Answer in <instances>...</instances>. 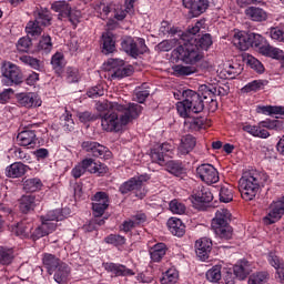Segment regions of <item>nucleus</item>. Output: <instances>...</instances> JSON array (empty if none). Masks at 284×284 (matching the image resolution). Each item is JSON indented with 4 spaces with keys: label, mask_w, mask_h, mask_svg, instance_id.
<instances>
[{
    "label": "nucleus",
    "mask_w": 284,
    "mask_h": 284,
    "mask_svg": "<svg viewBox=\"0 0 284 284\" xmlns=\"http://www.w3.org/2000/svg\"><path fill=\"white\" fill-rule=\"evenodd\" d=\"M150 181V176L140 175L138 178H131L119 186L120 194H130V192H139L143 187V183Z\"/></svg>",
    "instance_id": "obj_15"
},
{
    "label": "nucleus",
    "mask_w": 284,
    "mask_h": 284,
    "mask_svg": "<svg viewBox=\"0 0 284 284\" xmlns=\"http://www.w3.org/2000/svg\"><path fill=\"white\" fill-rule=\"evenodd\" d=\"M169 209L173 214H185V205L179 200H173L169 204Z\"/></svg>",
    "instance_id": "obj_64"
},
{
    "label": "nucleus",
    "mask_w": 284,
    "mask_h": 284,
    "mask_svg": "<svg viewBox=\"0 0 284 284\" xmlns=\"http://www.w3.org/2000/svg\"><path fill=\"white\" fill-rule=\"evenodd\" d=\"M0 72L2 75V84L8 88H12V85H21V83L26 81L21 68L10 61H3L1 63Z\"/></svg>",
    "instance_id": "obj_6"
},
{
    "label": "nucleus",
    "mask_w": 284,
    "mask_h": 284,
    "mask_svg": "<svg viewBox=\"0 0 284 284\" xmlns=\"http://www.w3.org/2000/svg\"><path fill=\"white\" fill-rule=\"evenodd\" d=\"M233 43L239 50L245 51L250 50L251 43V32L239 31L234 34Z\"/></svg>",
    "instance_id": "obj_29"
},
{
    "label": "nucleus",
    "mask_w": 284,
    "mask_h": 284,
    "mask_svg": "<svg viewBox=\"0 0 284 284\" xmlns=\"http://www.w3.org/2000/svg\"><path fill=\"white\" fill-rule=\"evenodd\" d=\"M149 254L153 263H161L165 254H168V245L165 243H156L150 248Z\"/></svg>",
    "instance_id": "obj_30"
},
{
    "label": "nucleus",
    "mask_w": 284,
    "mask_h": 284,
    "mask_svg": "<svg viewBox=\"0 0 284 284\" xmlns=\"http://www.w3.org/2000/svg\"><path fill=\"white\" fill-rule=\"evenodd\" d=\"M112 110L102 116L101 124L105 132H119L123 125H128L130 121L139 119L143 111V106L136 103L112 105Z\"/></svg>",
    "instance_id": "obj_2"
},
{
    "label": "nucleus",
    "mask_w": 284,
    "mask_h": 284,
    "mask_svg": "<svg viewBox=\"0 0 284 284\" xmlns=\"http://www.w3.org/2000/svg\"><path fill=\"white\" fill-rule=\"evenodd\" d=\"M179 281V271L175 267L169 268L163 273L160 283L161 284H176Z\"/></svg>",
    "instance_id": "obj_43"
},
{
    "label": "nucleus",
    "mask_w": 284,
    "mask_h": 284,
    "mask_svg": "<svg viewBox=\"0 0 284 284\" xmlns=\"http://www.w3.org/2000/svg\"><path fill=\"white\" fill-rule=\"evenodd\" d=\"M165 168L166 172L173 174V176H183V174H185V168L181 161L171 160L166 163Z\"/></svg>",
    "instance_id": "obj_37"
},
{
    "label": "nucleus",
    "mask_w": 284,
    "mask_h": 284,
    "mask_svg": "<svg viewBox=\"0 0 284 284\" xmlns=\"http://www.w3.org/2000/svg\"><path fill=\"white\" fill-rule=\"evenodd\" d=\"M92 163H94V159L92 158L82 160L81 163L77 164L71 170V176H73V179H81L83 174L89 171V168H92Z\"/></svg>",
    "instance_id": "obj_33"
},
{
    "label": "nucleus",
    "mask_w": 284,
    "mask_h": 284,
    "mask_svg": "<svg viewBox=\"0 0 284 284\" xmlns=\"http://www.w3.org/2000/svg\"><path fill=\"white\" fill-rule=\"evenodd\" d=\"M108 67L110 77L113 80L121 81V79L134 74V68L132 65H125V61L121 59H109Z\"/></svg>",
    "instance_id": "obj_10"
},
{
    "label": "nucleus",
    "mask_w": 284,
    "mask_h": 284,
    "mask_svg": "<svg viewBox=\"0 0 284 284\" xmlns=\"http://www.w3.org/2000/svg\"><path fill=\"white\" fill-rule=\"evenodd\" d=\"M213 200L214 195L210 187H205L203 185L197 186L191 195V202L195 210H205V205H207V203H212Z\"/></svg>",
    "instance_id": "obj_13"
},
{
    "label": "nucleus",
    "mask_w": 284,
    "mask_h": 284,
    "mask_svg": "<svg viewBox=\"0 0 284 284\" xmlns=\"http://www.w3.org/2000/svg\"><path fill=\"white\" fill-rule=\"evenodd\" d=\"M202 101L205 103H212L213 105H216V95L221 94V90H217L216 87L212 84H202L199 88V92Z\"/></svg>",
    "instance_id": "obj_18"
},
{
    "label": "nucleus",
    "mask_w": 284,
    "mask_h": 284,
    "mask_svg": "<svg viewBox=\"0 0 284 284\" xmlns=\"http://www.w3.org/2000/svg\"><path fill=\"white\" fill-rule=\"evenodd\" d=\"M175 77H190L196 72V67H185L183 64H175L172 68Z\"/></svg>",
    "instance_id": "obj_49"
},
{
    "label": "nucleus",
    "mask_w": 284,
    "mask_h": 284,
    "mask_svg": "<svg viewBox=\"0 0 284 284\" xmlns=\"http://www.w3.org/2000/svg\"><path fill=\"white\" fill-rule=\"evenodd\" d=\"M55 283L65 284L70 278V266L67 263H61L53 275Z\"/></svg>",
    "instance_id": "obj_36"
},
{
    "label": "nucleus",
    "mask_w": 284,
    "mask_h": 284,
    "mask_svg": "<svg viewBox=\"0 0 284 284\" xmlns=\"http://www.w3.org/2000/svg\"><path fill=\"white\" fill-rule=\"evenodd\" d=\"M51 65L55 72H61L65 68V55L62 52H55L51 58Z\"/></svg>",
    "instance_id": "obj_46"
},
{
    "label": "nucleus",
    "mask_w": 284,
    "mask_h": 284,
    "mask_svg": "<svg viewBox=\"0 0 284 284\" xmlns=\"http://www.w3.org/2000/svg\"><path fill=\"white\" fill-rule=\"evenodd\" d=\"M207 119L200 116V118H193L190 123H189V128L191 130V132H199V130H203L205 128H207Z\"/></svg>",
    "instance_id": "obj_54"
},
{
    "label": "nucleus",
    "mask_w": 284,
    "mask_h": 284,
    "mask_svg": "<svg viewBox=\"0 0 284 284\" xmlns=\"http://www.w3.org/2000/svg\"><path fill=\"white\" fill-rule=\"evenodd\" d=\"M30 166L23 164L22 162H14L6 168V176L8 179H21V176H26Z\"/></svg>",
    "instance_id": "obj_22"
},
{
    "label": "nucleus",
    "mask_w": 284,
    "mask_h": 284,
    "mask_svg": "<svg viewBox=\"0 0 284 284\" xmlns=\"http://www.w3.org/2000/svg\"><path fill=\"white\" fill-rule=\"evenodd\" d=\"M176 110L181 119H190L192 114H200L205 110V101L201 99V93L186 89L183 91V101L176 103Z\"/></svg>",
    "instance_id": "obj_4"
},
{
    "label": "nucleus",
    "mask_w": 284,
    "mask_h": 284,
    "mask_svg": "<svg viewBox=\"0 0 284 284\" xmlns=\"http://www.w3.org/2000/svg\"><path fill=\"white\" fill-rule=\"evenodd\" d=\"M12 159L16 161H22L23 163H27V161H30V154L28 152L23 151L21 148H13L10 150Z\"/></svg>",
    "instance_id": "obj_61"
},
{
    "label": "nucleus",
    "mask_w": 284,
    "mask_h": 284,
    "mask_svg": "<svg viewBox=\"0 0 284 284\" xmlns=\"http://www.w3.org/2000/svg\"><path fill=\"white\" fill-rule=\"evenodd\" d=\"M244 61L252 68V70H255V72H258L260 74L265 72V67H263V63L254 58V55H245Z\"/></svg>",
    "instance_id": "obj_51"
},
{
    "label": "nucleus",
    "mask_w": 284,
    "mask_h": 284,
    "mask_svg": "<svg viewBox=\"0 0 284 284\" xmlns=\"http://www.w3.org/2000/svg\"><path fill=\"white\" fill-rule=\"evenodd\" d=\"M100 45L102 54H112V52H116V40H114V34L110 32L103 33Z\"/></svg>",
    "instance_id": "obj_26"
},
{
    "label": "nucleus",
    "mask_w": 284,
    "mask_h": 284,
    "mask_svg": "<svg viewBox=\"0 0 284 284\" xmlns=\"http://www.w3.org/2000/svg\"><path fill=\"white\" fill-rule=\"evenodd\" d=\"M121 49L132 59H139L141 54H145L149 50L148 44H145V39L136 38V40H134L132 37H128L121 41Z\"/></svg>",
    "instance_id": "obj_8"
},
{
    "label": "nucleus",
    "mask_w": 284,
    "mask_h": 284,
    "mask_svg": "<svg viewBox=\"0 0 284 284\" xmlns=\"http://www.w3.org/2000/svg\"><path fill=\"white\" fill-rule=\"evenodd\" d=\"M210 8V0H197L195 1V7H193V11L191 12L192 17H201L203 12L207 11Z\"/></svg>",
    "instance_id": "obj_52"
},
{
    "label": "nucleus",
    "mask_w": 284,
    "mask_h": 284,
    "mask_svg": "<svg viewBox=\"0 0 284 284\" xmlns=\"http://www.w3.org/2000/svg\"><path fill=\"white\" fill-rule=\"evenodd\" d=\"M201 32V22H196L194 26H190L185 32L179 33L180 41L179 45H183L185 43V40H183V34H186L187 39H197L199 34Z\"/></svg>",
    "instance_id": "obj_39"
},
{
    "label": "nucleus",
    "mask_w": 284,
    "mask_h": 284,
    "mask_svg": "<svg viewBox=\"0 0 284 284\" xmlns=\"http://www.w3.org/2000/svg\"><path fill=\"white\" fill-rule=\"evenodd\" d=\"M244 17L253 23H265L270 19V13L261 7L251 6L244 9Z\"/></svg>",
    "instance_id": "obj_16"
},
{
    "label": "nucleus",
    "mask_w": 284,
    "mask_h": 284,
    "mask_svg": "<svg viewBox=\"0 0 284 284\" xmlns=\"http://www.w3.org/2000/svg\"><path fill=\"white\" fill-rule=\"evenodd\" d=\"M257 114H266L268 116H276V119H284V106L278 105H257L256 106Z\"/></svg>",
    "instance_id": "obj_31"
},
{
    "label": "nucleus",
    "mask_w": 284,
    "mask_h": 284,
    "mask_svg": "<svg viewBox=\"0 0 284 284\" xmlns=\"http://www.w3.org/2000/svg\"><path fill=\"white\" fill-rule=\"evenodd\" d=\"M232 213L227 209H219L212 220L211 227L214 234L222 241H230L233 236V230L230 225Z\"/></svg>",
    "instance_id": "obj_5"
},
{
    "label": "nucleus",
    "mask_w": 284,
    "mask_h": 284,
    "mask_svg": "<svg viewBox=\"0 0 284 284\" xmlns=\"http://www.w3.org/2000/svg\"><path fill=\"white\" fill-rule=\"evenodd\" d=\"M210 252H212V240L202 237L195 242V254L200 261H207Z\"/></svg>",
    "instance_id": "obj_20"
},
{
    "label": "nucleus",
    "mask_w": 284,
    "mask_h": 284,
    "mask_svg": "<svg viewBox=\"0 0 284 284\" xmlns=\"http://www.w3.org/2000/svg\"><path fill=\"white\" fill-rule=\"evenodd\" d=\"M94 10L98 12L101 19H108V14L112 12V7L103 1H99L95 3Z\"/></svg>",
    "instance_id": "obj_57"
},
{
    "label": "nucleus",
    "mask_w": 284,
    "mask_h": 284,
    "mask_svg": "<svg viewBox=\"0 0 284 284\" xmlns=\"http://www.w3.org/2000/svg\"><path fill=\"white\" fill-rule=\"evenodd\" d=\"M242 130L255 139H270L271 136L270 131L261 129V124L252 125L250 123H244L242 124Z\"/></svg>",
    "instance_id": "obj_27"
},
{
    "label": "nucleus",
    "mask_w": 284,
    "mask_h": 284,
    "mask_svg": "<svg viewBox=\"0 0 284 284\" xmlns=\"http://www.w3.org/2000/svg\"><path fill=\"white\" fill-rule=\"evenodd\" d=\"M43 189V182L39 178L27 179L23 182L24 192H40Z\"/></svg>",
    "instance_id": "obj_40"
},
{
    "label": "nucleus",
    "mask_w": 284,
    "mask_h": 284,
    "mask_svg": "<svg viewBox=\"0 0 284 284\" xmlns=\"http://www.w3.org/2000/svg\"><path fill=\"white\" fill-rule=\"evenodd\" d=\"M251 48H254L264 57H281V49L274 48L267 43V40L258 33L251 32Z\"/></svg>",
    "instance_id": "obj_11"
},
{
    "label": "nucleus",
    "mask_w": 284,
    "mask_h": 284,
    "mask_svg": "<svg viewBox=\"0 0 284 284\" xmlns=\"http://www.w3.org/2000/svg\"><path fill=\"white\" fill-rule=\"evenodd\" d=\"M16 99L22 108H39L41 106V99L36 93H18Z\"/></svg>",
    "instance_id": "obj_21"
},
{
    "label": "nucleus",
    "mask_w": 284,
    "mask_h": 284,
    "mask_svg": "<svg viewBox=\"0 0 284 284\" xmlns=\"http://www.w3.org/2000/svg\"><path fill=\"white\" fill-rule=\"evenodd\" d=\"M34 207H37L36 195H22L19 200V210L22 214H30V212H34Z\"/></svg>",
    "instance_id": "obj_28"
},
{
    "label": "nucleus",
    "mask_w": 284,
    "mask_h": 284,
    "mask_svg": "<svg viewBox=\"0 0 284 284\" xmlns=\"http://www.w3.org/2000/svg\"><path fill=\"white\" fill-rule=\"evenodd\" d=\"M89 172L90 174H97V176H103L104 174H108V165L101 162L97 163L93 160L92 165L89 168Z\"/></svg>",
    "instance_id": "obj_58"
},
{
    "label": "nucleus",
    "mask_w": 284,
    "mask_h": 284,
    "mask_svg": "<svg viewBox=\"0 0 284 284\" xmlns=\"http://www.w3.org/2000/svg\"><path fill=\"white\" fill-rule=\"evenodd\" d=\"M36 128H39L37 123H30L18 133L16 138V143L20 145V148H27V150H34L37 144L39 143V138H37Z\"/></svg>",
    "instance_id": "obj_7"
},
{
    "label": "nucleus",
    "mask_w": 284,
    "mask_h": 284,
    "mask_svg": "<svg viewBox=\"0 0 284 284\" xmlns=\"http://www.w3.org/2000/svg\"><path fill=\"white\" fill-rule=\"evenodd\" d=\"M183 44H180L176 49L172 51L173 59L182 61L183 63H189L194 65L203 59V52H207L212 44V34L204 33L197 36V38H187V34H183Z\"/></svg>",
    "instance_id": "obj_1"
},
{
    "label": "nucleus",
    "mask_w": 284,
    "mask_h": 284,
    "mask_svg": "<svg viewBox=\"0 0 284 284\" xmlns=\"http://www.w3.org/2000/svg\"><path fill=\"white\" fill-rule=\"evenodd\" d=\"M222 276L221 265H214L206 272V280L210 281V283H219Z\"/></svg>",
    "instance_id": "obj_55"
},
{
    "label": "nucleus",
    "mask_w": 284,
    "mask_h": 284,
    "mask_svg": "<svg viewBox=\"0 0 284 284\" xmlns=\"http://www.w3.org/2000/svg\"><path fill=\"white\" fill-rule=\"evenodd\" d=\"M263 85H265L263 80H253L242 88V92L246 94L250 92H258V90H262Z\"/></svg>",
    "instance_id": "obj_59"
},
{
    "label": "nucleus",
    "mask_w": 284,
    "mask_h": 284,
    "mask_svg": "<svg viewBox=\"0 0 284 284\" xmlns=\"http://www.w3.org/2000/svg\"><path fill=\"white\" fill-rule=\"evenodd\" d=\"M33 52H42L43 54H50V52H52V38L48 34H43L40 38L37 49L33 50Z\"/></svg>",
    "instance_id": "obj_38"
},
{
    "label": "nucleus",
    "mask_w": 284,
    "mask_h": 284,
    "mask_svg": "<svg viewBox=\"0 0 284 284\" xmlns=\"http://www.w3.org/2000/svg\"><path fill=\"white\" fill-rule=\"evenodd\" d=\"M60 123L67 132L74 130V120L72 119V113L68 110L61 115Z\"/></svg>",
    "instance_id": "obj_50"
},
{
    "label": "nucleus",
    "mask_w": 284,
    "mask_h": 284,
    "mask_svg": "<svg viewBox=\"0 0 284 284\" xmlns=\"http://www.w3.org/2000/svg\"><path fill=\"white\" fill-rule=\"evenodd\" d=\"M26 32L28 37H41V32H43V27L36 20H30L26 26Z\"/></svg>",
    "instance_id": "obj_44"
},
{
    "label": "nucleus",
    "mask_w": 284,
    "mask_h": 284,
    "mask_svg": "<svg viewBox=\"0 0 284 284\" xmlns=\"http://www.w3.org/2000/svg\"><path fill=\"white\" fill-rule=\"evenodd\" d=\"M54 12H60V17H65L69 19L73 30H77L79 23H81V11L72 9L65 1L55 2L52 6Z\"/></svg>",
    "instance_id": "obj_12"
},
{
    "label": "nucleus",
    "mask_w": 284,
    "mask_h": 284,
    "mask_svg": "<svg viewBox=\"0 0 284 284\" xmlns=\"http://www.w3.org/2000/svg\"><path fill=\"white\" fill-rule=\"evenodd\" d=\"M34 21L39 23L42 28H48L52 26V12L50 9L40 7L33 12Z\"/></svg>",
    "instance_id": "obj_25"
},
{
    "label": "nucleus",
    "mask_w": 284,
    "mask_h": 284,
    "mask_svg": "<svg viewBox=\"0 0 284 284\" xmlns=\"http://www.w3.org/2000/svg\"><path fill=\"white\" fill-rule=\"evenodd\" d=\"M19 61H21V63H23V65H29V68H32V70H38L39 72H41V70H43V63L41 62V60L31 57V55H22L19 58Z\"/></svg>",
    "instance_id": "obj_42"
},
{
    "label": "nucleus",
    "mask_w": 284,
    "mask_h": 284,
    "mask_svg": "<svg viewBox=\"0 0 284 284\" xmlns=\"http://www.w3.org/2000/svg\"><path fill=\"white\" fill-rule=\"evenodd\" d=\"M172 152V144L164 142L162 144H155L151 149V161L153 163H159V165H163L165 163V156H168V153Z\"/></svg>",
    "instance_id": "obj_17"
},
{
    "label": "nucleus",
    "mask_w": 284,
    "mask_h": 284,
    "mask_svg": "<svg viewBox=\"0 0 284 284\" xmlns=\"http://www.w3.org/2000/svg\"><path fill=\"white\" fill-rule=\"evenodd\" d=\"M148 97H150V90H148L146 83L135 89V99L138 103H145Z\"/></svg>",
    "instance_id": "obj_60"
},
{
    "label": "nucleus",
    "mask_w": 284,
    "mask_h": 284,
    "mask_svg": "<svg viewBox=\"0 0 284 284\" xmlns=\"http://www.w3.org/2000/svg\"><path fill=\"white\" fill-rule=\"evenodd\" d=\"M105 272L113 274V276H134L136 273L132 268L121 263L106 262L103 264Z\"/></svg>",
    "instance_id": "obj_19"
},
{
    "label": "nucleus",
    "mask_w": 284,
    "mask_h": 284,
    "mask_svg": "<svg viewBox=\"0 0 284 284\" xmlns=\"http://www.w3.org/2000/svg\"><path fill=\"white\" fill-rule=\"evenodd\" d=\"M267 272L253 273L248 277V284H265V282L267 281Z\"/></svg>",
    "instance_id": "obj_62"
},
{
    "label": "nucleus",
    "mask_w": 284,
    "mask_h": 284,
    "mask_svg": "<svg viewBox=\"0 0 284 284\" xmlns=\"http://www.w3.org/2000/svg\"><path fill=\"white\" fill-rule=\"evenodd\" d=\"M41 219H45V221H63L64 216L61 212V209H55L52 211H49L44 216H41Z\"/></svg>",
    "instance_id": "obj_63"
},
{
    "label": "nucleus",
    "mask_w": 284,
    "mask_h": 284,
    "mask_svg": "<svg viewBox=\"0 0 284 284\" xmlns=\"http://www.w3.org/2000/svg\"><path fill=\"white\" fill-rule=\"evenodd\" d=\"M275 130L276 132L283 130V121L266 119L260 122V129Z\"/></svg>",
    "instance_id": "obj_47"
},
{
    "label": "nucleus",
    "mask_w": 284,
    "mask_h": 284,
    "mask_svg": "<svg viewBox=\"0 0 284 284\" xmlns=\"http://www.w3.org/2000/svg\"><path fill=\"white\" fill-rule=\"evenodd\" d=\"M83 152L94 159H102V161H110L112 159V151L108 146L92 140H87L81 143Z\"/></svg>",
    "instance_id": "obj_9"
},
{
    "label": "nucleus",
    "mask_w": 284,
    "mask_h": 284,
    "mask_svg": "<svg viewBox=\"0 0 284 284\" xmlns=\"http://www.w3.org/2000/svg\"><path fill=\"white\" fill-rule=\"evenodd\" d=\"M14 232L20 239H28L30 237V234H32V225L26 222H20L17 224Z\"/></svg>",
    "instance_id": "obj_48"
},
{
    "label": "nucleus",
    "mask_w": 284,
    "mask_h": 284,
    "mask_svg": "<svg viewBox=\"0 0 284 284\" xmlns=\"http://www.w3.org/2000/svg\"><path fill=\"white\" fill-rule=\"evenodd\" d=\"M196 178L201 179L206 185L219 183V171L210 163L201 164L196 168Z\"/></svg>",
    "instance_id": "obj_14"
},
{
    "label": "nucleus",
    "mask_w": 284,
    "mask_h": 284,
    "mask_svg": "<svg viewBox=\"0 0 284 284\" xmlns=\"http://www.w3.org/2000/svg\"><path fill=\"white\" fill-rule=\"evenodd\" d=\"M17 258V253L14 252V247L0 246V265H12Z\"/></svg>",
    "instance_id": "obj_34"
},
{
    "label": "nucleus",
    "mask_w": 284,
    "mask_h": 284,
    "mask_svg": "<svg viewBox=\"0 0 284 284\" xmlns=\"http://www.w3.org/2000/svg\"><path fill=\"white\" fill-rule=\"evenodd\" d=\"M126 242L128 239L120 234L111 233L104 237V243H106V245H113V247H123Z\"/></svg>",
    "instance_id": "obj_41"
},
{
    "label": "nucleus",
    "mask_w": 284,
    "mask_h": 284,
    "mask_svg": "<svg viewBox=\"0 0 284 284\" xmlns=\"http://www.w3.org/2000/svg\"><path fill=\"white\" fill-rule=\"evenodd\" d=\"M194 148H196V138L187 134L181 139V143L178 146V155L187 156V154H190Z\"/></svg>",
    "instance_id": "obj_23"
},
{
    "label": "nucleus",
    "mask_w": 284,
    "mask_h": 284,
    "mask_svg": "<svg viewBox=\"0 0 284 284\" xmlns=\"http://www.w3.org/2000/svg\"><path fill=\"white\" fill-rule=\"evenodd\" d=\"M270 180V175L265 172L251 171L244 173L239 180V191L243 201H254L258 190L265 186V182Z\"/></svg>",
    "instance_id": "obj_3"
},
{
    "label": "nucleus",
    "mask_w": 284,
    "mask_h": 284,
    "mask_svg": "<svg viewBox=\"0 0 284 284\" xmlns=\"http://www.w3.org/2000/svg\"><path fill=\"white\" fill-rule=\"evenodd\" d=\"M219 195L221 203H231V201H234V189L231 185H223Z\"/></svg>",
    "instance_id": "obj_45"
},
{
    "label": "nucleus",
    "mask_w": 284,
    "mask_h": 284,
    "mask_svg": "<svg viewBox=\"0 0 284 284\" xmlns=\"http://www.w3.org/2000/svg\"><path fill=\"white\" fill-rule=\"evenodd\" d=\"M18 52H34L32 50V39L29 37H22L17 42Z\"/></svg>",
    "instance_id": "obj_53"
},
{
    "label": "nucleus",
    "mask_w": 284,
    "mask_h": 284,
    "mask_svg": "<svg viewBox=\"0 0 284 284\" xmlns=\"http://www.w3.org/2000/svg\"><path fill=\"white\" fill-rule=\"evenodd\" d=\"M169 231L173 236H183L185 234V224L179 217H170L166 222Z\"/></svg>",
    "instance_id": "obj_32"
},
{
    "label": "nucleus",
    "mask_w": 284,
    "mask_h": 284,
    "mask_svg": "<svg viewBox=\"0 0 284 284\" xmlns=\"http://www.w3.org/2000/svg\"><path fill=\"white\" fill-rule=\"evenodd\" d=\"M225 72L229 79H236L243 72V65L239 62H233L225 69Z\"/></svg>",
    "instance_id": "obj_56"
},
{
    "label": "nucleus",
    "mask_w": 284,
    "mask_h": 284,
    "mask_svg": "<svg viewBox=\"0 0 284 284\" xmlns=\"http://www.w3.org/2000/svg\"><path fill=\"white\" fill-rule=\"evenodd\" d=\"M232 270L236 278H239L240 281H245V278L250 276V272H252V268L250 267V262L245 260L240 261L237 264L233 266Z\"/></svg>",
    "instance_id": "obj_35"
},
{
    "label": "nucleus",
    "mask_w": 284,
    "mask_h": 284,
    "mask_svg": "<svg viewBox=\"0 0 284 284\" xmlns=\"http://www.w3.org/2000/svg\"><path fill=\"white\" fill-rule=\"evenodd\" d=\"M61 260L52 253L42 254V265L47 270L48 274L52 275L57 272V268L62 264Z\"/></svg>",
    "instance_id": "obj_24"
}]
</instances>
